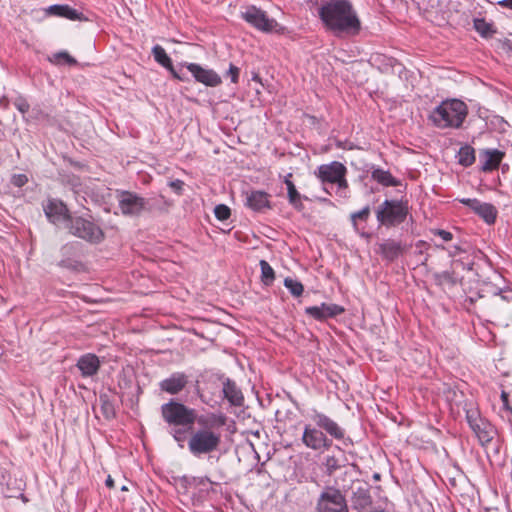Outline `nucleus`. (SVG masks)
Here are the masks:
<instances>
[{
	"mask_svg": "<svg viewBox=\"0 0 512 512\" xmlns=\"http://www.w3.org/2000/svg\"><path fill=\"white\" fill-rule=\"evenodd\" d=\"M226 422L227 417L223 413L210 412L199 415V428L192 431L187 442L189 452L196 458L215 452L221 444L220 429Z\"/></svg>",
	"mask_w": 512,
	"mask_h": 512,
	"instance_id": "1",
	"label": "nucleus"
},
{
	"mask_svg": "<svg viewBox=\"0 0 512 512\" xmlns=\"http://www.w3.org/2000/svg\"><path fill=\"white\" fill-rule=\"evenodd\" d=\"M324 26L335 35L355 36L361 30V22L349 0H327L319 8Z\"/></svg>",
	"mask_w": 512,
	"mask_h": 512,
	"instance_id": "2",
	"label": "nucleus"
},
{
	"mask_svg": "<svg viewBox=\"0 0 512 512\" xmlns=\"http://www.w3.org/2000/svg\"><path fill=\"white\" fill-rule=\"evenodd\" d=\"M468 114L467 105L459 99H446L429 114V121L439 129H458Z\"/></svg>",
	"mask_w": 512,
	"mask_h": 512,
	"instance_id": "3",
	"label": "nucleus"
},
{
	"mask_svg": "<svg viewBox=\"0 0 512 512\" xmlns=\"http://www.w3.org/2000/svg\"><path fill=\"white\" fill-rule=\"evenodd\" d=\"M375 213L380 225L398 226L406 220L409 214L408 201L386 199L378 206Z\"/></svg>",
	"mask_w": 512,
	"mask_h": 512,
	"instance_id": "4",
	"label": "nucleus"
},
{
	"mask_svg": "<svg viewBox=\"0 0 512 512\" xmlns=\"http://www.w3.org/2000/svg\"><path fill=\"white\" fill-rule=\"evenodd\" d=\"M161 416L168 425L175 427H191L199 419L195 409L175 400H170L161 406Z\"/></svg>",
	"mask_w": 512,
	"mask_h": 512,
	"instance_id": "5",
	"label": "nucleus"
},
{
	"mask_svg": "<svg viewBox=\"0 0 512 512\" xmlns=\"http://www.w3.org/2000/svg\"><path fill=\"white\" fill-rule=\"evenodd\" d=\"M69 232L87 242L97 244L104 239V232L91 215L74 216L67 224Z\"/></svg>",
	"mask_w": 512,
	"mask_h": 512,
	"instance_id": "6",
	"label": "nucleus"
},
{
	"mask_svg": "<svg viewBox=\"0 0 512 512\" xmlns=\"http://www.w3.org/2000/svg\"><path fill=\"white\" fill-rule=\"evenodd\" d=\"M317 512H348L346 499L340 490L327 487L319 496Z\"/></svg>",
	"mask_w": 512,
	"mask_h": 512,
	"instance_id": "7",
	"label": "nucleus"
},
{
	"mask_svg": "<svg viewBox=\"0 0 512 512\" xmlns=\"http://www.w3.org/2000/svg\"><path fill=\"white\" fill-rule=\"evenodd\" d=\"M242 18L255 29L266 33L275 31L278 26L275 19L269 18L265 11L256 6H248L242 12Z\"/></svg>",
	"mask_w": 512,
	"mask_h": 512,
	"instance_id": "8",
	"label": "nucleus"
},
{
	"mask_svg": "<svg viewBox=\"0 0 512 512\" xmlns=\"http://www.w3.org/2000/svg\"><path fill=\"white\" fill-rule=\"evenodd\" d=\"M302 442L307 448L315 451L323 452L332 447V439L328 438L316 425H305L302 434Z\"/></svg>",
	"mask_w": 512,
	"mask_h": 512,
	"instance_id": "9",
	"label": "nucleus"
},
{
	"mask_svg": "<svg viewBox=\"0 0 512 512\" xmlns=\"http://www.w3.org/2000/svg\"><path fill=\"white\" fill-rule=\"evenodd\" d=\"M118 203L123 215L137 216L146 209L148 201L136 193L119 191Z\"/></svg>",
	"mask_w": 512,
	"mask_h": 512,
	"instance_id": "10",
	"label": "nucleus"
},
{
	"mask_svg": "<svg viewBox=\"0 0 512 512\" xmlns=\"http://www.w3.org/2000/svg\"><path fill=\"white\" fill-rule=\"evenodd\" d=\"M315 175L322 183L336 184L346 178L347 168L341 162L333 161L318 166Z\"/></svg>",
	"mask_w": 512,
	"mask_h": 512,
	"instance_id": "11",
	"label": "nucleus"
},
{
	"mask_svg": "<svg viewBox=\"0 0 512 512\" xmlns=\"http://www.w3.org/2000/svg\"><path fill=\"white\" fill-rule=\"evenodd\" d=\"M310 418L314 424L326 434V436L329 435L332 439L336 440L344 439L345 429L328 415L317 410H313Z\"/></svg>",
	"mask_w": 512,
	"mask_h": 512,
	"instance_id": "12",
	"label": "nucleus"
},
{
	"mask_svg": "<svg viewBox=\"0 0 512 512\" xmlns=\"http://www.w3.org/2000/svg\"><path fill=\"white\" fill-rule=\"evenodd\" d=\"M181 66H185L195 81L207 87H216L222 83L220 75L213 69L204 68L200 64L188 62L181 63Z\"/></svg>",
	"mask_w": 512,
	"mask_h": 512,
	"instance_id": "13",
	"label": "nucleus"
},
{
	"mask_svg": "<svg viewBox=\"0 0 512 512\" xmlns=\"http://www.w3.org/2000/svg\"><path fill=\"white\" fill-rule=\"evenodd\" d=\"M42 207L49 222L55 225L62 222L69 223L72 218L67 206L59 199L50 198L43 203Z\"/></svg>",
	"mask_w": 512,
	"mask_h": 512,
	"instance_id": "14",
	"label": "nucleus"
},
{
	"mask_svg": "<svg viewBox=\"0 0 512 512\" xmlns=\"http://www.w3.org/2000/svg\"><path fill=\"white\" fill-rule=\"evenodd\" d=\"M352 508L358 512L366 511L372 505L369 485L365 482L356 480L352 483Z\"/></svg>",
	"mask_w": 512,
	"mask_h": 512,
	"instance_id": "15",
	"label": "nucleus"
},
{
	"mask_svg": "<svg viewBox=\"0 0 512 512\" xmlns=\"http://www.w3.org/2000/svg\"><path fill=\"white\" fill-rule=\"evenodd\" d=\"M344 312V308L333 303H322L319 306H310L305 308V313L318 321H325L336 317Z\"/></svg>",
	"mask_w": 512,
	"mask_h": 512,
	"instance_id": "16",
	"label": "nucleus"
},
{
	"mask_svg": "<svg viewBox=\"0 0 512 512\" xmlns=\"http://www.w3.org/2000/svg\"><path fill=\"white\" fill-rule=\"evenodd\" d=\"M189 378L184 372H174L159 383L162 391L175 395L180 393L188 384Z\"/></svg>",
	"mask_w": 512,
	"mask_h": 512,
	"instance_id": "17",
	"label": "nucleus"
},
{
	"mask_svg": "<svg viewBox=\"0 0 512 512\" xmlns=\"http://www.w3.org/2000/svg\"><path fill=\"white\" fill-rule=\"evenodd\" d=\"M76 367L83 378H91L98 374L101 362L97 355L86 353L78 358Z\"/></svg>",
	"mask_w": 512,
	"mask_h": 512,
	"instance_id": "18",
	"label": "nucleus"
},
{
	"mask_svg": "<svg viewBox=\"0 0 512 512\" xmlns=\"http://www.w3.org/2000/svg\"><path fill=\"white\" fill-rule=\"evenodd\" d=\"M505 156V152L498 149H483L479 153L481 162V170L490 172L499 168L501 161Z\"/></svg>",
	"mask_w": 512,
	"mask_h": 512,
	"instance_id": "19",
	"label": "nucleus"
},
{
	"mask_svg": "<svg viewBox=\"0 0 512 512\" xmlns=\"http://www.w3.org/2000/svg\"><path fill=\"white\" fill-rule=\"evenodd\" d=\"M47 15L62 17L73 21L86 20L81 12L66 4H54L45 9Z\"/></svg>",
	"mask_w": 512,
	"mask_h": 512,
	"instance_id": "20",
	"label": "nucleus"
},
{
	"mask_svg": "<svg viewBox=\"0 0 512 512\" xmlns=\"http://www.w3.org/2000/svg\"><path fill=\"white\" fill-rule=\"evenodd\" d=\"M270 196L268 193L260 190H254L246 195V205L256 212L270 208Z\"/></svg>",
	"mask_w": 512,
	"mask_h": 512,
	"instance_id": "21",
	"label": "nucleus"
},
{
	"mask_svg": "<svg viewBox=\"0 0 512 512\" xmlns=\"http://www.w3.org/2000/svg\"><path fill=\"white\" fill-rule=\"evenodd\" d=\"M224 398L227 399V401L232 406L240 407L244 404V396L242 394V391L240 388L236 385V383L230 379H226L223 382V389H222Z\"/></svg>",
	"mask_w": 512,
	"mask_h": 512,
	"instance_id": "22",
	"label": "nucleus"
},
{
	"mask_svg": "<svg viewBox=\"0 0 512 512\" xmlns=\"http://www.w3.org/2000/svg\"><path fill=\"white\" fill-rule=\"evenodd\" d=\"M379 249L383 258L388 261H394L404 251L401 242L392 239L385 240L383 243H381Z\"/></svg>",
	"mask_w": 512,
	"mask_h": 512,
	"instance_id": "23",
	"label": "nucleus"
},
{
	"mask_svg": "<svg viewBox=\"0 0 512 512\" xmlns=\"http://www.w3.org/2000/svg\"><path fill=\"white\" fill-rule=\"evenodd\" d=\"M470 428L482 445L489 443L493 439L494 429L485 419L481 420V422L474 423Z\"/></svg>",
	"mask_w": 512,
	"mask_h": 512,
	"instance_id": "24",
	"label": "nucleus"
},
{
	"mask_svg": "<svg viewBox=\"0 0 512 512\" xmlns=\"http://www.w3.org/2000/svg\"><path fill=\"white\" fill-rule=\"evenodd\" d=\"M292 174L288 173L284 178V183L287 187L288 191V200L291 205H293L296 209L302 208L301 195L297 191L294 183L291 181Z\"/></svg>",
	"mask_w": 512,
	"mask_h": 512,
	"instance_id": "25",
	"label": "nucleus"
},
{
	"mask_svg": "<svg viewBox=\"0 0 512 512\" xmlns=\"http://www.w3.org/2000/svg\"><path fill=\"white\" fill-rule=\"evenodd\" d=\"M371 177L373 180L386 187L399 185V181L394 178L389 171L381 168L374 169L371 173Z\"/></svg>",
	"mask_w": 512,
	"mask_h": 512,
	"instance_id": "26",
	"label": "nucleus"
},
{
	"mask_svg": "<svg viewBox=\"0 0 512 512\" xmlns=\"http://www.w3.org/2000/svg\"><path fill=\"white\" fill-rule=\"evenodd\" d=\"M479 215L487 224H494L497 218V209L490 203H482L476 213Z\"/></svg>",
	"mask_w": 512,
	"mask_h": 512,
	"instance_id": "27",
	"label": "nucleus"
},
{
	"mask_svg": "<svg viewBox=\"0 0 512 512\" xmlns=\"http://www.w3.org/2000/svg\"><path fill=\"white\" fill-rule=\"evenodd\" d=\"M457 157L460 165L469 167L475 162V150L470 145H464L459 149Z\"/></svg>",
	"mask_w": 512,
	"mask_h": 512,
	"instance_id": "28",
	"label": "nucleus"
},
{
	"mask_svg": "<svg viewBox=\"0 0 512 512\" xmlns=\"http://www.w3.org/2000/svg\"><path fill=\"white\" fill-rule=\"evenodd\" d=\"M473 27L483 38H490L496 32L493 25L483 18L474 19Z\"/></svg>",
	"mask_w": 512,
	"mask_h": 512,
	"instance_id": "29",
	"label": "nucleus"
},
{
	"mask_svg": "<svg viewBox=\"0 0 512 512\" xmlns=\"http://www.w3.org/2000/svg\"><path fill=\"white\" fill-rule=\"evenodd\" d=\"M152 55L154 60L164 68L170 67L172 64L171 58L167 55L165 49L160 45L153 46Z\"/></svg>",
	"mask_w": 512,
	"mask_h": 512,
	"instance_id": "30",
	"label": "nucleus"
},
{
	"mask_svg": "<svg viewBox=\"0 0 512 512\" xmlns=\"http://www.w3.org/2000/svg\"><path fill=\"white\" fill-rule=\"evenodd\" d=\"M370 212H371L370 207L367 205L364 208H362L361 210L351 213L350 219L352 222L353 229L356 233L360 234V230H359L357 221L358 220L367 221L370 216ZM361 235H363V233H361Z\"/></svg>",
	"mask_w": 512,
	"mask_h": 512,
	"instance_id": "31",
	"label": "nucleus"
},
{
	"mask_svg": "<svg viewBox=\"0 0 512 512\" xmlns=\"http://www.w3.org/2000/svg\"><path fill=\"white\" fill-rule=\"evenodd\" d=\"M260 267H261L262 282L265 285H271L275 279V272H274L273 268L265 260L260 261Z\"/></svg>",
	"mask_w": 512,
	"mask_h": 512,
	"instance_id": "32",
	"label": "nucleus"
},
{
	"mask_svg": "<svg viewBox=\"0 0 512 512\" xmlns=\"http://www.w3.org/2000/svg\"><path fill=\"white\" fill-rule=\"evenodd\" d=\"M284 286L289 290L291 295L294 297H299L303 294L304 286L303 284L291 277H287L284 279Z\"/></svg>",
	"mask_w": 512,
	"mask_h": 512,
	"instance_id": "33",
	"label": "nucleus"
},
{
	"mask_svg": "<svg viewBox=\"0 0 512 512\" xmlns=\"http://www.w3.org/2000/svg\"><path fill=\"white\" fill-rule=\"evenodd\" d=\"M48 119V113L40 105H35L31 108V111L25 118L26 122L32 121H45Z\"/></svg>",
	"mask_w": 512,
	"mask_h": 512,
	"instance_id": "34",
	"label": "nucleus"
},
{
	"mask_svg": "<svg viewBox=\"0 0 512 512\" xmlns=\"http://www.w3.org/2000/svg\"><path fill=\"white\" fill-rule=\"evenodd\" d=\"M13 105L22 114L23 119L25 120L31 111L30 104L28 103L27 99L24 96L19 95L13 100Z\"/></svg>",
	"mask_w": 512,
	"mask_h": 512,
	"instance_id": "35",
	"label": "nucleus"
},
{
	"mask_svg": "<svg viewBox=\"0 0 512 512\" xmlns=\"http://www.w3.org/2000/svg\"><path fill=\"white\" fill-rule=\"evenodd\" d=\"M324 466L329 475L333 474L337 469L342 466L341 461L335 456H327L325 458Z\"/></svg>",
	"mask_w": 512,
	"mask_h": 512,
	"instance_id": "36",
	"label": "nucleus"
},
{
	"mask_svg": "<svg viewBox=\"0 0 512 512\" xmlns=\"http://www.w3.org/2000/svg\"><path fill=\"white\" fill-rule=\"evenodd\" d=\"M214 214L218 220L225 221L230 217L231 211L228 206L219 204L214 208Z\"/></svg>",
	"mask_w": 512,
	"mask_h": 512,
	"instance_id": "37",
	"label": "nucleus"
},
{
	"mask_svg": "<svg viewBox=\"0 0 512 512\" xmlns=\"http://www.w3.org/2000/svg\"><path fill=\"white\" fill-rule=\"evenodd\" d=\"M171 436L173 439L178 443V446L183 448L184 442L187 439L186 431L181 428H172L170 431Z\"/></svg>",
	"mask_w": 512,
	"mask_h": 512,
	"instance_id": "38",
	"label": "nucleus"
},
{
	"mask_svg": "<svg viewBox=\"0 0 512 512\" xmlns=\"http://www.w3.org/2000/svg\"><path fill=\"white\" fill-rule=\"evenodd\" d=\"M466 419L469 424V427L474 423L481 422L483 418L480 416V413L475 408L466 409Z\"/></svg>",
	"mask_w": 512,
	"mask_h": 512,
	"instance_id": "39",
	"label": "nucleus"
},
{
	"mask_svg": "<svg viewBox=\"0 0 512 512\" xmlns=\"http://www.w3.org/2000/svg\"><path fill=\"white\" fill-rule=\"evenodd\" d=\"M337 189H336V195L341 198H348L349 197V190H348V181L347 179H343L340 182L336 183Z\"/></svg>",
	"mask_w": 512,
	"mask_h": 512,
	"instance_id": "40",
	"label": "nucleus"
},
{
	"mask_svg": "<svg viewBox=\"0 0 512 512\" xmlns=\"http://www.w3.org/2000/svg\"><path fill=\"white\" fill-rule=\"evenodd\" d=\"M179 66H180V68L178 70H176L174 68L173 64H171L170 67H167L166 69L171 73L173 78L180 80V81H188L189 78L187 77V75L185 73L182 72V68L184 66H181V64Z\"/></svg>",
	"mask_w": 512,
	"mask_h": 512,
	"instance_id": "41",
	"label": "nucleus"
},
{
	"mask_svg": "<svg viewBox=\"0 0 512 512\" xmlns=\"http://www.w3.org/2000/svg\"><path fill=\"white\" fill-rule=\"evenodd\" d=\"M459 202L462 203L463 205L469 207L475 213H477V211L479 209V206H481V204L483 203V202L479 201L476 198H473V199H471V198H462V199H459Z\"/></svg>",
	"mask_w": 512,
	"mask_h": 512,
	"instance_id": "42",
	"label": "nucleus"
},
{
	"mask_svg": "<svg viewBox=\"0 0 512 512\" xmlns=\"http://www.w3.org/2000/svg\"><path fill=\"white\" fill-rule=\"evenodd\" d=\"M473 265L474 263L471 261V262H466L464 260V258H460V259H454L452 261V266L458 268V267H461L463 270H472L473 269Z\"/></svg>",
	"mask_w": 512,
	"mask_h": 512,
	"instance_id": "43",
	"label": "nucleus"
},
{
	"mask_svg": "<svg viewBox=\"0 0 512 512\" xmlns=\"http://www.w3.org/2000/svg\"><path fill=\"white\" fill-rule=\"evenodd\" d=\"M11 182L16 187H22L28 182V178L24 174H16L13 175Z\"/></svg>",
	"mask_w": 512,
	"mask_h": 512,
	"instance_id": "44",
	"label": "nucleus"
},
{
	"mask_svg": "<svg viewBox=\"0 0 512 512\" xmlns=\"http://www.w3.org/2000/svg\"><path fill=\"white\" fill-rule=\"evenodd\" d=\"M239 73H240L239 68L237 66H235L234 64H230L227 74L230 76L232 83L238 82Z\"/></svg>",
	"mask_w": 512,
	"mask_h": 512,
	"instance_id": "45",
	"label": "nucleus"
},
{
	"mask_svg": "<svg viewBox=\"0 0 512 512\" xmlns=\"http://www.w3.org/2000/svg\"><path fill=\"white\" fill-rule=\"evenodd\" d=\"M169 186L176 194L181 195L183 191L184 182L182 180L176 179L169 182Z\"/></svg>",
	"mask_w": 512,
	"mask_h": 512,
	"instance_id": "46",
	"label": "nucleus"
},
{
	"mask_svg": "<svg viewBox=\"0 0 512 512\" xmlns=\"http://www.w3.org/2000/svg\"><path fill=\"white\" fill-rule=\"evenodd\" d=\"M447 251H448V255L453 258L466 252V250L463 247L458 246V245H454V246L450 247L449 249H447Z\"/></svg>",
	"mask_w": 512,
	"mask_h": 512,
	"instance_id": "47",
	"label": "nucleus"
},
{
	"mask_svg": "<svg viewBox=\"0 0 512 512\" xmlns=\"http://www.w3.org/2000/svg\"><path fill=\"white\" fill-rule=\"evenodd\" d=\"M434 234L441 237L445 242L451 241L453 239V234L446 230L437 229L434 231Z\"/></svg>",
	"mask_w": 512,
	"mask_h": 512,
	"instance_id": "48",
	"label": "nucleus"
},
{
	"mask_svg": "<svg viewBox=\"0 0 512 512\" xmlns=\"http://www.w3.org/2000/svg\"><path fill=\"white\" fill-rule=\"evenodd\" d=\"M55 57L57 59H63L65 60L68 64H75L76 63V60L74 58H72L67 52H59L55 55Z\"/></svg>",
	"mask_w": 512,
	"mask_h": 512,
	"instance_id": "49",
	"label": "nucleus"
},
{
	"mask_svg": "<svg viewBox=\"0 0 512 512\" xmlns=\"http://www.w3.org/2000/svg\"><path fill=\"white\" fill-rule=\"evenodd\" d=\"M55 57L57 59H63L65 60L68 64H75L76 63V60L74 58H72L67 52H59L55 55Z\"/></svg>",
	"mask_w": 512,
	"mask_h": 512,
	"instance_id": "50",
	"label": "nucleus"
},
{
	"mask_svg": "<svg viewBox=\"0 0 512 512\" xmlns=\"http://www.w3.org/2000/svg\"><path fill=\"white\" fill-rule=\"evenodd\" d=\"M501 7L508 8L512 10V0H501L498 2Z\"/></svg>",
	"mask_w": 512,
	"mask_h": 512,
	"instance_id": "51",
	"label": "nucleus"
},
{
	"mask_svg": "<svg viewBox=\"0 0 512 512\" xmlns=\"http://www.w3.org/2000/svg\"><path fill=\"white\" fill-rule=\"evenodd\" d=\"M494 295H500L501 298L505 301H509L510 298L506 295H503V291L501 289H497L495 292H494Z\"/></svg>",
	"mask_w": 512,
	"mask_h": 512,
	"instance_id": "52",
	"label": "nucleus"
},
{
	"mask_svg": "<svg viewBox=\"0 0 512 512\" xmlns=\"http://www.w3.org/2000/svg\"><path fill=\"white\" fill-rule=\"evenodd\" d=\"M6 481V472L0 468V485H3Z\"/></svg>",
	"mask_w": 512,
	"mask_h": 512,
	"instance_id": "53",
	"label": "nucleus"
},
{
	"mask_svg": "<svg viewBox=\"0 0 512 512\" xmlns=\"http://www.w3.org/2000/svg\"><path fill=\"white\" fill-rule=\"evenodd\" d=\"M105 484L109 488H112L114 486V480L110 475L107 477Z\"/></svg>",
	"mask_w": 512,
	"mask_h": 512,
	"instance_id": "54",
	"label": "nucleus"
},
{
	"mask_svg": "<svg viewBox=\"0 0 512 512\" xmlns=\"http://www.w3.org/2000/svg\"><path fill=\"white\" fill-rule=\"evenodd\" d=\"M452 272L450 271H444L441 273V277H443L446 280H450L452 278Z\"/></svg>",
	"mask_w": 512,
	"mask_h": 512,
	"instance_id": "55",
	"label": "nucleus"
},
{
	"mask_svg": "<svg viewBox=\"0 0 512 512\" xmlns=\"http://www.w3.org/2000/svg\"><path fill=\"white\" fill-rule=\"evenodd\" d=\"M252 80L261 83V78L258 74H254Z\"/></svg>",
	"mask_w": 512,
	"mask_h": 512,
	"instance_id": "56",
	"label": "nucleus"
},
{
	"mask_svg": "<svg viewBox=\"0 0 512 512\" xmlns=\"http://www.w3.org/2000/svg\"><path fill=\"white\" fill-rule=\"evenodd\" d=\"M436 247L439 248V249H442V250H446V247L443 246V245H436Z\"/></svg>",
	"mask_w": 512,
	"mask_h": 512,
	"instance_id": "57",
	"label": "nucleus"
},
{
	"mask_svg": "<svg viewBox=\"0 0 512 512\" xmlns=\"http://www.w3.org/2000/svg\"><path fill=\"white\" fill-rule=\"evenodd\" d=\"M121 490H122V491H127V490H128V488H127V486H125V485H124V486H122V487H121Z\"/></svg>",
	"mask_w": 512,
	"mask_h": 512,
	"instance_id": "58",
	"label": "nucleus"
},
{
	"mask_svg": "<svg viewBox=\"0 0 512 512\" xmlns=\"http://www.w3.org/2000/svg\"><path fill=\"white\" fill-rule=\"evenodd\" d=\"M507 168H508V165H503L502 170L505 171V170H507Z\"/></svg>",
	"mask_w": 512,
	"mask_h": 512,
	"instance_id": "59",
	"label": "nucleus"
},
{
	"mask_svg": "<svg viewBox=\"0 0 512 512\" xmlns=\"http://www.w3.org/2000/svg\"><path fill=\"white\" fill-rule=\"evenodd\" d=\"M510 477H511V479H512V469H511Z\"/></svg>",
	"mask_w": 512,
	"mask_h": 512,
	"instance_id": "60",
	"label": "nucleus"
}]
</instances>
